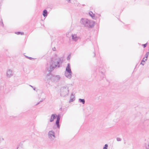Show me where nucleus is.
Segmentation results:
<instances>
[{"label":"nucleus","mask_w":149,"mask_h":149,"mask_svg":"<svg viewBox=\"0 0 149 149\" xmlns=\"http://www.w3.org/2000/svg\"><path fill=\"white\" fill-rule=\"evenodd\" d=\"M62 61L63 60L61 58L56 57L52 59L49 68H47V70L49 72V73L46 76L45 79V81H48L49 79H51V80L53 81H57L60 79V77L59 75L52 76L51 75L50 72L55 68L56 67L59 68Z\"/></svg>","instance_id":"obj_1"},{"label":"nucleus","mask_w":149,"mask_h":149,"mask_svg":"<svg viewBox=\"0 0 149 149\" xmlns=\"http://www.w3.org/2000/svg\"><path fill=\"white\" fill-rule=\"evenodd\" d=\"M80 23L84 26L88 28H91L93 27L95 24L93 21L88 20L85 18H81L80 21Z\"/></svg>","instance_id":"obj_2"},{"label":"nucleus","mask_w":149,"mask_h":149,"mask_svg":"<svg viewBox=\"0 0 149 149\" xmlns=\"http://www.w3.org/2000/svg\"><path fill=\"white\" fill-rule=\"evenodd\" d=\"M69 92L68 87L67 86L62 87L60 90L61 95L63 97H65L68 95Z\"/></svg>","instance_id":"obj_3"},{"label":"nucleus","mask_w":149,"mask_h":149,"mask_svg":"<svg viewBox=\"0 0 149 149\" xmlns=\"http://www.w3.org/2000/svg\"><path fill=\"white\" fill-rule=\"evenodd\" d=\"M56 134L53 130H51L48 133V137L49 139L51 141H53L56 137Z\"/></svg>","instance_id":"obj_4"},{"label":"nucleus","mask_w":149,"mask_h":149,"mask_svg":"<svg viewBox=\"0 0 149 149\" xmlns=\"http://www.w3.org/2000/svg\"><path fill=\"white\" fill-rule=\"evenodd\" d=\"M71 36L72 40L75 42L78 41L79 38V37L77 36V34H72Z\"/></svg>","instance_id":"obj_5"},{"label":"nucleus","mask_w":149,"mask_h":149,"mask_svg":"<svg viewBox=\"0 0 149 149\" xmlns=\"http://www.w3.org/2000/svg\"><path fill=\"white\" fill-rule=\"evenodd\" d=\"M60 118V115H58L57 116L56 120V124L57 126V127L59 129L60 128V125L59 124V120Z\"/></svg>","instance_id":"obj_6"},{"label":"nucleus","mask_w":149,"mask_h":149,"mask_svg":"<svg viewBox=\"0 0 149 149\" xmlns=\"http://www.w3.org/2000/svg\"><path fill=\"white\" fill-rule=\"evenodd\" d=\"M6 75L8 77H10L13 75V71L11 70H8L6 72Z\"/></svg>","instance_id":"obj_7"},{"label":"nucleus","mask_w":149,"mask_h":149,"mask_svg":"<svg viewBox=\"0 0 149 149\" xmlns=\"http://www.w3.org/2000/svg\"><path fill=\"white\" fill-rule=\"evenodd\" d=\"M65 72L72 73L70 68V64L69 63H68L67 65L65 71Z\"/></svg>","instance_id":"obj_8"},{"label":"nucleus","mask_w":149,"mask_h":149,"mask_svg":"<svg viewBox=\"0 0 149 149\" xmlns=\"http://www.w3.org/2000/svg\"><path fill=\"white\" fill-rule=\"evenodd\" d=\"M72 73L65 72V77L67 78L70 79L72 77Z\"/></svg>","instance_id":"obj_9"},{"label":"nucleus","mask_w":149,"mask_h":149,"mask_svg":"<svg viewBox=\"0 0 149 149\" xmlns=\"http://www.w3.org/2000/svg\"><path fill=\"white\" fill-rule=\"evenodd\" d=\"M57 116L56 114H52L51 115V118L50 119V122H52L54 121V119L56 118Z\"/></svg>","instance_id":"obj_10"},{"label":"nucleus","mask_w":149,"mask_h":149,"mask_svg":"<svg viewBox=\"0 0 149 149\" xmlns=\"http://www.w3.org/2000/svg\"><path fill=\"white\" fill-rule=\"evenodd\" d=\"M75 97L74 95L73 94H72L70 97V99L69 100V102H72L73 101L75 100Z\"/></svg>","instance_id":"obj_11"},{"label":"nucleus","mask_w":149,"mask_h":149,"mask_svg":"<svg viewBox=\"0 0 149 149\" xmlns=\"http://www.w3.org/2000/svg\"><path fill=\"white\" fill-rule=\"evenodd\" d=\"M42 15L44 17H46L47 16V12L46 10H44L43 11Z\"/></svg>","instance_id":"obj_12"},{"label":"nucleus","mask_w":149,"mask_h":149,"mask_svg":"<svg viewBox=\"0 0 149 149\" xmlns=\"http://www.w3.org/2000/svg\"><path fill=\"white\" fill-rule=\"evenodd\" d=\"M89 15L91 16L92 18L94 19V14L92 12L90 11L89 13Z\"/></svg>","instance_id":"obj_13"},{"label":"nucleus","mask_w":149,"mask_h":149,"mask_svg":"<svg viewBox=\"0 0 149 149\" xmlns=\"http://www.w3.org/2000/svg\"><path fill=\"white\" fill-rule=\"evenodd\" d=\"M79 101L80 102L82 103L83 104H85V101L84 99H79Z\"/></svg>","instance_id":"obj_14"},{"label":"nucleus","mask_w":149,"mask_h":149,"mask_svg":"<svg viewBox=\"0 0 149 149\" xmlns=\"http://www.w3.org/2000/svg\"><path fill=\"white\" fill-rule=\"evenodd\" d=\"M145 57H144L143 60L141 61V64L142 65H144V63H145V61H145V60H144V59H145Z\"/></svg>","instance_id":"obj_15"},{"label":"nucleus","mask_w":149,"mask_h":149,"mask_svg":"<svg viewBox=\"0 0 149 149\" xmlns=\"http://www.w3.org/2000/svg\"><path fill=\"white\" fill-rule=\"evenodd\" d=\"M148 54H149V52H147L145 56V57L146 58L145 59V61H146L147 60V58L148 56Z\"/></svg>","instance_id":"obj_16"},{"label":"nucleus","mask_w":149,"mask_h":149,"mask_svg":"<svg viewBox=\"0 0 149 149\" xmlns=\"http://www.w3.org/2000/svg\"><path fill=\"white\" fill-rule=\"evenodd\" d=\"M108 147V145L107 144H106L104 146L103 149H107Z\"/></svg>","instance_id":"obj_17"},{"label":"nucleus","mask_w":149,"mask_h":149,"mask_svg":"<svg viewBox=\"0 0 149 149\" xmlns=\"http://www.w3.org/2000/svg\"><path fill=\"white\" fill-rule=\"evenodd\" d=\"M15 33L17 35L21 34V35H23L24 34L23 32H18Z\"/></svg>","instance_id":"obj_18"},{"label":"nucleus","mask_w":149,"mask_h":149,"mask_svg":"<svg viewBox=\"0 0 149 149\" xmlns=\"http://www.w3.org/2000/svg\"><path fill=\"white\" fill-rule=\"evenodd\" d=\"M117 141H121V139L119 138H117Z\"/></svg>","instance_id":"obj_19"},{"label":"nucleus","mask_w":149,"mask_h":149,"mask_svg":"<svg viewBox=\"0 0 149 149\" xmlns=\"http://www.w3.org/2000/svg\"><path fill=\"white\" fill-rule=\"evenodd\" d=\"M147 45V44H145L143 45L144 47H146V46Z\"/></svg>","instance_id":"obj_20"},{"label":"nucleus","mask_w":149,"mask_h":149,"mask_svg":"<svg viewBox=\"0 0 149 149\" xmlns=\"http://www.w3.org/2000/svg\"><path fill=\"white\" fill-rule=\"evenodd\" d=\"M17 149H23L21 147H18L17 148Z\"/></svg>","instance_id":"obj_21"},{"label":"nucleus","mask_w":149,"mask_h":149,"mask_svg":"<svg viewBox=\"0 0 149 149\" xmlns=\"http://www.w3.org/2000/svg\"><path fill=\"white\" fill-rule=\"evenodd\" d=\"M146 148L147 149H149V145L148 146V147H146Z\"/></svg>","instance_id":"obj_22"},{"label":"nucleus","mask_w":149,"mask_h":149,"mask_svg":"<svg viewBox=\"0 0 149 149\" xmlns=\"http://www.w3.org/2000/svg\"><path fill=\"white\" fill-rule=\"evenodd\" d=\"M53 50L54 51H55V49H56V48L54 47V48H53Z\"/></svg>","instance_id":"obj_23"},{"label":"nucleus","mask_w":149,"mask_h":149,"mask_svg":"<svg viewBox=\"0 0 149 149\" xmlns=\"http://www.w3.org/2000/svg\"><path fill=\"white\" fill-rule=\"evenodd\" d=\"M28 58H29V59H31L33 58H31V57H28Z\"/></svg>","instance_id":"obj_24"},{"label":"nucleus","mask_w":149,"mask_h":149,"mask_svg":"<svg viewBox=\"0 0 149 149\" xmlns=\"http://www.w3.org/2000/svg\"><path fill=\"white\" fill-rule=\"evenodd\" d=\"M29 86H31V87L33 88V87L32 86H31V85H29Z\"/></svg>","instance_id":"obj_25"},{"label":"nucleus","mask_w":149,"mask_h":149,"mask_svg":"<svg viewBox=\"0 0 149 149\" xmlns=\"http://www.w3.org/2000/svg\"><path fill=\"white\" fill-rule=\"evenodd\" d=\"M33 88V89L34 90H36V88Z\"/></svg>","instance_id":"obj_26"},{"label":"nucleus","mask_w":149,"mask_h":149,"mask_svg":"<svg viewBox=\"0 0 149 149\" xmlns=\"http://www.w3.org/2000/svg\"><path fill=\"white\" fill-rule=\"evenodd\" d=\"M67 1H68V2H70V0H67Z\"/></svg>","instance_id":"obj_27"},{"label":"nucleus","mask_w":149,"mask_h":149,"mask_svg":"<svg viewBox=\"0 0 149 149\" xmlns=\"http://www.w3.org/2000/svg\"><path fill=\"white\" fill-rule=\"evenodd\" d=\"M39 103V102L36 105L38 104Z\"/></svg>","instance_id":"obj_28"}]
</instances>
